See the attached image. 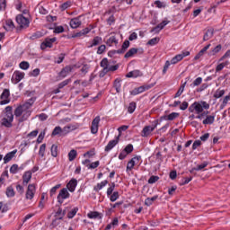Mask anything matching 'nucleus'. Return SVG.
<instances>
[{
    "label": "nucleus",
    "instance_id": "7",
    "mask_svg": "<svg viewBox=\"0 0 230 230\" xmlns=\"http://www.w3.org/2000/svg\"><path fill=\"white\" fill-rule=\"evenodd\" d=\"M157 128V124H155L153 126H146L141 133L142 137H148V136H150L152 134V132H154V130H155V128Z\"/></svg>",
    "mask_w": 230,
    "mask_h": 230
},
{
    "label": "nucleus",
    "instance_id": "54",
    "mask_svg": "<svg viewBox=\"0 0 230 230\" xmlns=\"http://www.w3.org/2000/svg\"><path fill=\"white\" fill-rule=\"evenodd\" d=\"M159 181V176H151L148 180L149 184H155Z\"/></svg>",
    "mask_w": 230,
    "mask_h": 230
},
{
    "label": "nucleus",
    "instance_id": "29",
    "mask_svg": "<svg viewBox=\"0 0 230 230\" xmlns=\"http://www.w3.org/2000/svg\"><path fill=\"white\" fill-rule=\"evenodd\" d=\"M226 94V90L223 89H217L215 93H214V98H222V96H224Z\"/></svg>",
    "mask_w": 230,
    "mask_h": 230
},
{
    "label": "nucleus",
    "instance_id": "5",
    "mask_svg": "<svg viewBox=\"0 0 230 230\" xmlns=\"http://www.w3.org/2000/svg\"><path fill=\"white\" fill-rule=\"evenodd\" d=\"M1 102L0 105H7V103L10 102V90L4 89L0 96Z\"/></svg>",
    "mask_w": 230,
    "mask_h": 230
},
{
    "label": "nucleus",
    "instance_id": "18",
    "mask_svg": "<svg viewBox=\"0 0 230 230\" xmlns=\"http://www.w3.org/2000/svg\"><path fill=\"white\" fill-rule=\"evenodd\" d=\"M76 128H78V126L73 125V124H69V125L64 127L63 128V136L69 134V132H73V130H76Z\"/></svg>",
    "mask_w": 230,
    "mask_h": 230
},
{
    "label": "nucleus",
    "instance_id": "59",
    "mask_svg": "<svg viewBox=\"0 0 230 230\" xmlns=\"http://www.w3.org/2000/svg\"><path fill=\"white\" fill-rule=\"evenodd\" d=\"M133 150L134 146L131 144H129L125 147L124 152H127V154H130L132 153Z\"/></svg>",
    "mask_w": 230,
    "mask_h": 230
},
{
    "label": "nucleus",
    "instance_id": "57",
    "mask_svg": "<svg viewBox=\"0 0 230 230\" xmlns=\"http://www.w3.org/2000/svg\"><path fill=\"white\" fill-rule=\"evenodd\" d=\"M155 4L157 6V8H166V4L161 1H155Z\"/></svg>",
    "mask_w": 230,
    "mask_h": 230
},
{
    "label": "nucleus",
    "instance_id": "20",
    "mask_svg": "<svg viewBox=\"0 0 230 230\" xmlns=\"http://www.w3.org/2000/svg\"><path fill=\"white\" fill-rule=\"evenodd\" d=\"M127 78H137L143 76V74L139 70H133L126 75Z\"/></svg>",
    "mask_w": 230,
    "mask_h": 230
},
{
    "label": "nucleus",
    "instance_id": "34",
    "mask_svg": "<svg viewBox=\"0 0 230 230\" xmlns=\"http://www.w3.org/2000/svg\"><path fill=\"white\" fill-rule=\"evenodd\" d=\"M158 197L157 196H154L152 198H147L145 200V204L146 206H152V204H154L155 200H157Z\"/></svg>",
    "mask_w": 230,
    "mask_h": 230
},
{
    "label": "nucleus",
    "instance_id": "16",
    "mask_svg": "<svg viewBox=\"0 0 230 230\" xmlns=\"http://www.w3.org/2000/svg\"><path fill=\"white\" fill-rule=\"evenodd\" d=\"M167 24H170V21L164 20L160 24H158L156 27L153 28L151 31H155V33H159L161 30L164 28V26H167Z\"/></svg>",
    "mask_w": 230,
    "mask_h": 230
},
{
    "label": "nucleus",
    "instance_id": "21",
    "mask_svg": "<svg viewBox=\"0 0 230 230\" xmlns=\"http://www.w3.org/2000/svg\"><path fill=\"white\" fill-rule=\"evenodd\" d=\"M22 184L23 186H26L30 181H31V172L28 171L25 172L23 176H22Z\"/></svg>",
    "mask_w": 230,
    "mask_h": 230
},
{
    "label": "nucleus",
    "instance_id": "25",
    "mask_svg": "<svg viewBox=\"0 0 230 230\" xmlns=\"http://www.w3.org/2000/svg\"><path fill=\"white\" fill-rule=\"evenodd\" d=\"M4 28L6 31H12V30L15 28V25H13V22L12 20H7Z\"/></svg>",
    "mask_w": 230,
    "mask_h": 230
},
{
    "label": "nucleus",
    "instance_id": "1",
    "mask_svg": "<svg viewBox=\"0 0 230 230\" xmlns=\"http://www.w3.org/2000/svg\"><path fill=\"white\" fill-rule=\"evenodd\" d=\"M35 97H31L24 104L18 106L14 111L15 118H18V122L22 123L31 116V105L35 103Z\"/></svg>",
    "mask_w": 230,
    "mask_h": 230
},
{
    "label": "nucleus",
    "instance_id": "43",
    "mask_svg": "<svg viewBox=\"0 0 230 230\" xmlns=\"http://www.w3.org/2000/svg\"><path fill=\"white\" fill-rule=\"evenodd\" d=\"M20 68L23 69V71H26L27 69H30V63L27 61H22L20 63Z\"/></svg>",
    "mask_w": 230,
    "mask_h": 230
},
{
    "label": "nucleus",
    "instance_id": "3",
    "mask_svg": "<svg viewBox=\"0 0 230 230\" xmlns=\"http://www.w3.org/2000/svg\"><path fill=\"white\" fill-rule=\"evenodd\" d=\"M16 22L19 24L20 28H28L30 20H28L22 14H19L16 16Z\"/></svg>",
    "mask_w": 230,
    "mask_h": 230
},
{
    "label": "nucleus",
    "instance_id": "44",
    "mask_svg": "<svg viewBox=\"0 0 230 230\" xmlns=\"http://www.w3.org/2000/svg\"><path fill=\"white\" fill-rule=\"evenodd\" d=\"M100 166V161L93 162L87 165V168L89 170H94L95 168H98Z\"/></svg>",
    "mask_w": 230,
    "mask_h": 230
},
{
    "label": "nucleus",
    "instance_id": "8",
    "mask_svg": "<svg viewBox=\"0 0 230 230\" xmlns=\"http://www.w3.org/2000/svg\"><path fill=\"white\" fill-rule=\"evenodd\" d=\"M100 116H97L92 121L91 132L92 134H98V128L100 127Z\"/></svg>",
    "mask_w": 230,
    "mask_h": 230
},
{
    "label": "nucleus",
    "instance_id": "38",
    "mask_svg": "<svg viewBox=\"0 0 230 230\" xmlns=\"http://www.w3.org/2000/svg\"><path fill=\"white\" fill-rule=\"evenodd\" d=\"M206 166H208V162H204L203 164L198 165L197 167H194L192 171L200 172V170H204Z\"/></svg>",
    "mask_w": 230,
    "mask_h": 230
},
{
    "label": "nucleus",
    "instance_id": "56",
    "mask_svg": "<svg viewBox=\"0 0 230 230\" xmlns=\"http://www.w3.org/2000/svg\"><path fill=\"white\" fill-rule=\"evenodd\" d=\"M60 186H61L60 184H58L50 190V197H53V195L57 193V190H58Z\"/></svg>",
    "mask_w": 230,
    "mask_h": 230
},
{
    "label": "nucleus",
    "instance_id": "31",
    "mask_svg": "<svg viewBox=\"0 0 230 230\" xmlns=\"http://www.w3.org/2000/svg\"><path fill=\"white\" fill-rule=\"evenodd\" d=\"M108 181H103L101 183H98L94 188V191H100V190H102L103 188H105V186H107Z\"/></svg>",
    "mask_w": 230,
    "mask_h": 230
},
{
    "label": "nucleus",
    "instance_id": "14",
    "mask_svg": "<svg viewBox=\"0 0 230 230\" xmlns=\"http://www.w3.org/2000/svg\"><path fill=\"white\" fill-rule=\"evenodd\" d=\"M118 143H119V136L116 137L114 140L108 143V145L105 146V152H111V150H112Z\"/></svg>",
    "mask_w": 230,
    "mask_h": 230
},
{
    "label": "nucleus",
    "instance_id": "41",
    "mask_svg": "<svg viewBox=\"0 0 230 230\" xmlns=\"http://www.w3.org/2000/svg\"><path fill=\"white\" fill-rule=\"evenodd\" d=\"M117 199H119V192L114 191V192L111 195L110 200H111V202H116Z\"/></svg>",
    "mask_w": 230,
    "mask_h": 230
},
{
    "label": "nucleus",
    "instance_id": "23",
    "mask_svg": "<svg viewBox=\"0 0 230 230\" xmlns=\"http://www.w3.org/2000/svg\"><path fill=\"white\" fill-rule=\"evenodd\" d=\"M119 40L116 36H111L107 40L108 46H118Z\"/></svg>",
    "mask_w": 230,
    "mask_h": 230
},
{
    "label": "nucleus",
    "instance_id": "13",
    "mask_svg": "<svg viewBox=\"0 0 230 230\" xmlns=\"http://www.w3.org/2000/svg\"><path fill=\"white\" fill-rule=\"evenodd\" d=\"M80 19H82V16L72 19L69 22L70 27L74 30H75L76 28H80V26H82V21H80Z\"/></svg>",
    "mask_w": 230,
    "mask_h": 230
},
{
    "label": "nucleus",
    "instance_id": "53",
    "mask_svg": "<svg viewBox=\"0 0 230 230\" xmlns=\"http://www.w3.org/2000/svg\"><path fill=\"white\" fill-rule=\"evenodd\" d=\"M150 87H152V86L146 85V86H140V87L137 88L138 91V94H141V93H145V91H148V89H150Z\"/></svg>",
    "mask_w": 230,
    "mask_h": 230
},
{
    "label": "nucleus",
    "instance_id": "63",
    "mask_svg": "<svg viewBox=\"0 0 230 230\" xmlns=\"http://www.w3.org/2000/svg\"><path fill=\"white\" fill-rule=\"evenodd\" d=\"M199 103L201 106V109H206V110L209 109V104L208 102L201 101Z\"/></svg>",
    "mask_w": 230,
    "mask_h": 230
},
{
    "label": "nucleus",
    "instance_id": "11",
    "mask_svg": "<svg viewBox=\"0 0 230 230\" xmlns=\"http://www.w3.org/2000/svg\"><path fill=\"white\" fill-rule=\"evenodd\" d=\"M129 46H130V41L125 40L121 46V49H119L118 50H113V51H111V53H113V55L116 53H118L119 55H121V54L125 53V51H127V49H128Z\"/></svg>",
    "mask_w": 230,
    "mask_h": 230
},
{
    "label": "nucleus",
    "instance_id": "40",
    "mask_svg": "<svg viewBox=\"0 0 230 230\" xmlns=\"http://www.w3.org/2000/svg\"><path fill=\"white\" fill-rule=\"evenodd\" d=\"M39 155L44 157L46 155V144H42L40 146Z\"/></svg>",
    "mask_w": 230,
    "mask_h": 230
},
{
    "label": "nucleus",
    "instance_id": "28",
    "mask_svg": "<svg viewBox=\"0 0 230 230\" xmlns=\"http://www.w3.org/2000/svg\"><path fill=\"white\" fill-rule=\"evenodd\" d=\"M64 136V130L60 126L56 127L52 131V136H58V135Z\"/></svg>",
    "mask_w": 230,
    "mask_h": 230
},
{
    "label": "nucleus",
    "instance_id": "47",
    "mask_svg": "<svg viewBox=\"0 0 230 230\" xmlns=\"http://www.w3.org/2000/svg\"><path fill=\"white\" fill-rule=\"evenodd\" d=\"M100 42H102V39L100 37H95L93 41H92V45L90 46V48H93V46H98V44H100Z\"/></svg>",
    "mask_w": 230,
    "mask_h": 230
},
{
    "label": "nucleus",
    "instance_id": "19",
    "mask_svg": "<svg viewBox=\"0 0 230 230\" xmlns=\"http://www.w3.org/2000/svg\"><path fill=\"white\" fill-rule=\"evenodd\" d=\"M72 71H73V66H66L60 71L59 76H61V78H66V76H67V75H69V73H71Z\"/></svg>",
    "mask_w": 230,
    "mask_h": 230
},
{
    "label": "nucleus",
    "instance_id": "24",
    "mask_svg": "<svg viewBox=\"0 0 230 230\" xmlns=\"http://www.w3.org/2000/svg\"><path fill=\"white\" fill-rule=\"evenodd\" d=\"M213 35H214L213 29H208L203 36L204 42H206L207 40H209V39H213Z\"/></svg>",
    "mask_w": 230,
    "mask_h": 230
},
{
    "label": "nucleus",
    "instance_id": "58",
    "mask_svg": "<svg viewBox=\"0 0 230 230\" xmlns=\"http://www.w3.org/2000/svg\"><path fill=\"white\" fill-rule=\"evenodd\" d=\"M88 72H89V66L84 65L83 67L81 68L82 75H87Z\"/></svg>",
    "mask_w": 230,
    "mask_h": 230
},
{
    "label": "nucleus",
    "instance_id": "27",
    "mask_svg": "<svg viewBox=\"0 0 230 230\" xmlns=\"http://www.w3.org/2000/svg\"><path fill=\"white\" fill-rule=\"evenodd\" d=\"M136 53H137V49L132 48V49H130L125 54L124 58H132L133 56H135Z\"/></svg>",
    "mask_w": 230,
    "mask_h": 230
},
{
    "label": "nucleus",
    "instance_id": "50",
    "mask_svg": "<svg viewBox=\"0 0 230 230\" xmlns=\"http://www.w3.org/2000/svg\"><path fill=\"white\" fill-rule=\"evenodd\" d=\"M109 60H107V58H103L101 61V67H103V69H109Z\"/></svg>",
    "mask_w": 230,
    "mask_h": 230
},
{
    "label": "nucleus",
    "instance_id": "26",
    "mask_svg": "<svg viewBox=\"0 0 230 230\" xmlns=\"http://www.w3.org/2000/svg\"><path fill=\"white\" fill-rule=\"evenodd\" d=\"M213 123H215V115L207 116L203 120V125H213Z\"/></svg>",
    "mask_w": 230,
    "mask_h": 230
},
{
    "label": "nucleus",
    "instance_id": "52",
    "mask_svg": "<svg viewBox=\"0 0 230 230\" xmlns=\"http://www.w3.org/2000/svg\"><path fill=\"white\" fill-rule=\"evenodd\" d=\"M134 111H136V102H131L128 105V112H129V114H132V112H134Z\"/></svg>",
    "mask_w": 230,
    "mask_h": 230
},
{
    "label": "nucleus",
    "instance_id": "45",
    "mask_svg": "<svg viewBox=\"0 0 230 230\" xmlns=\"http://www.w3.org/2000/svg\"><path fill=\"white\" fill-rule=\"evenodd\" d=\"M76 213H78V208H75L70 212H68L67 217L68 218H74L75 216L76 215Z\"/></svg>",
    "mask_w": 230,
    "mask_h": 230
},
{
    "label": "nucleus",
    "instance_id": "39",
    "mask_svg": "<svg viewBox=\"0 0 230 230\" xmlns=\"http://www.w3.org/2000/svg\"><path fill=\"white\" fill-rule=\"evenodd\" d=\"M182 60V56L181 54L176 55L174 58H172L171 64H177Z\"/></svg>",
    "mask_w": 230,
    "mask_h": 230
},
{
    "label": "nucleus",
    "instance_id": "35",
    "mask_svg": "<svg viewBox=\"0 0 230 230\" xmlns=\"http://www.w3.org/2000/svg\"><path fill=\"white\" fill-rule=\"evenodd\" d=\"M5 193H6V197H9V198L15 197V190H13V187H7Z\"/></svg>",
    "mask_w": 230,
    "mask_h": 230
},
{
    "label": "nucleus",
    "instance_id": "60",
    "mask_svg": "<svg viewBox=\"0 0 230 230\" xmlns=\"http://www.w3.org/2000/svg\"><path fill=\"white\" fill-rule=\"evenodd\" d=\"M114 188H116V184L112 183L111 187L107 190V195L111 196L112 195V191H114Z\"/></svg>",
    "mask_w": 230,
    "mask_h": 230
},
{
    "label": "nucleus",
    "instance_id": "30",
    "mask_svg": "<svg viewBox=\"0 0 230 230\" xmlns=\"http://www.w3.org/2000/svg\"><path fill=\"white\" fill-rule=\"evenodd\" d=\"M222 49V45H217V47H215L209 53L208 55L210 57H213L215 55H217V53H220V50Z\"/></svg>",
    "mask_w": 230,
    "mask_h": 230
},
{
    "label": "nucleus",
    "instance_id": "12",
    "mask_svg": "<svg viewBox=\"0 0 230 230\" xmlns=\"http://www.w3.org/2000/svg\"><path fill=\"white\" fill-rule=\"evenodd\" d=\"M57 38L46 39L40 45L41 49H46V48H51L53 42H56Z\"/></svg>",
    "mask_w": 230,
    "mask_h": 230
},
{
    "label": "nucleus",
    "instance_id": "49",
    "mask_svg": "<svg viewBox=\"0 0 230 230\" xmlns=\"http://www.w3.org/2000/svg\"><path fill=\"white\" fill-rule=\"evenodd\" d=\"M159 40H160L159 38H153V39H151V40L147 42V44H148L149 46H155V44H158V43H159Z\"/></svg>",
    "mask_w": 230,
    "mask_h": 230
},
{
    "label": "nucleus",
    "instance_id": "4",
    "mask_svg": "<svg viewBox=\"0 0 230 230\" xmlns=\"http://www.w3.org/2000/svg\"><path fill=\"white\" fill-rule=\"evenodd\" d=\"M35 191H36L35 184H29L26 194H25V199L27 200H31L33 197H35Z\"/></svg>",
    "mask_w": 230,
    "mask_h": 230
},
{
    "label": "nucleus",
    "instance_id": "37",
    "mask_svg": "<svg viewBox=\"0 0 230 230\" xmlns=\"http://www.w3.org/2000/svg\"><path fill=\"white\" fill-rule=\"evenodd\" d=\"M200 84H202V77H198L190 84V87H199V85H200Z\"/></svg>",
    "mask_w": 230,
    "mask_h": 230
},
{
    "label": "nucleus",
    "instance_id": "17",
    "mask_svg": "<svg viewBox=\"0 0 230 230\" xmlns=\"http://www.w3.org/2000/svg\"><path fill=\"white\" fill-rule=\"evenodd\" d=\"M179 118L178 112H172L169 115H164L161 117V119H164L165 121H173V119H177Z\"/></svg>",
    "mask_w": 230,
    "mask_h": 230
},
{
    "label": "nucleus",
    "instance_id": "62",
    "mask_svg": "<svg viewBox=\"0 0 230 230\" xmlns=\"http://www.w3.org/2000/svg\"><path fill=\"white\" fill-rule=\"evenodd\" d=\"M134 166H136V164L134 162H132V160H130L127 165V172H128V170L129 171L132 170L134 168Z\"/></svg>",
    "mask_w": 230,
    "mask_h": 230
},
{
    "label": "nucleus",
    "instance_id": "33",
    "mask_svg": "<svg viewBox=\"0 0 230 230\" xmlns=\"http://www.w3.org/2000/svg\"><path fill=\"white\" fill-rule=\"evenodd\" d=\"M113 87L116 89L117 93H119L121 91V80L120 79H116L114 81Z\"/></svg>",
    "mask_w": 230,
    "mask_h": 230
},
{
    "label": "nucleus",
    "instance_id": "32",
    "mask_svg": "<svg viewBox=\"0 0 230 230\" xmlns=\"http://www.w3.org/2000/svg\"><path fill=\"white\" fill-rule=\"evenodd\" d=\"M52 157H57L58 155V146L57 145H52L50 148Z\"/></svg>",
    "mask_w": 230,
    "mask_h": 230
},
{
    "label": "nucleus",
    "instance_id": "61",
    "mask_svg": "<svg viewBox=\"0 0 230 230\" xmlns=\"http://www.w3.org/2000/svg\"><path fill=\"white\" fill-rule=\"evenodd\" d=\"M17 170H19V165L17 164H13L10 168V172L11 173H16Z\"/></svg>",
    "mask_w": 230,
    "mask_h": 230
},
{
    "label": "nucleus",
    "instance_id": "9",
    "mask_svg": "<svg viewBox=\"0 0 230 230\" xmlns=\"http://www.w3.org/2000/svg\"><path fill=\"white\" fill-rule=\"evenodd\" d=\"M66 199H69V191H67V189L64 188L59 191V194L58 195V201L62 204Z\"/></svg>",
    "mask_w": 230,
    "mask_h": 230
},
{
    "label": "nucleus",
    "instance_id": "48",
    "mask_svg": "<svg viewBox=\"0 0 230 230\" xmlns=\"http://www.w3.org/2000/svg\"><path fill=\"white\" fill-rule=\"evenodd\" d=\"M185 85H186V83H184V84H182V85L179 88V90H178V92L176 93L174 98H179V96H181V94H182V93H184V87H185Z\"/></svg>",
    "mask_w": 230,
    "mask_h": 230
},
{
    "label": "nucleus",
    "instance_id": "55",
    "mask_svg": "<svg viewBox=\"0 0 230 230\" xmlns=\"http://www.w3.org/2000/svg\"><path fill=\"white\" fill-rule=\"evenodd\" d=\"M88 218H98L100 217V213L98 212H90L87 214Z\"/></svg>",
    "mask_w": 230,
    "mask_h": 230
},
{
    "label": "nucleus",
    "instance_id": "64",
    "mask_svg": "<svg viewBox=\"0 0 230 230\" xmlns=\"http://www.w3.org/2000/svg\"><path fill=\"white\" fill-rule=\"evenodd\" d=\"M109 72V68H103L100 74H99V76L100 78H103V76H105V75Z\"/></svg>",
    "mask_w": 230,
    "mask_h": 230
},
{
    "label": "nucleus",
    "instance_id": "22",
    "mask_svg": "<svg viewBox=\"0 0 230 230\" xmlns=\"http://www.w3.org/2000/svg\"><path fill=\"white\" fill-rule=\"evenodd\" d=\"M16 154H17V150H13V151L8 153L7 155H5V156L4 157V164H6V163H10V160L13 159V157H15Z\"/></svg>",
    "mask_w": 230,
    "mask_h": 230
},
{
    "label": "nucleus",
    "instance_id": "2",
    "mask_svg": "<svg viewBox=\"0 0 230 230\" xmlns=\"http://www.w3.org/2000/svg\"><path fill=\"white\" fill-rule=\"evenodd\" d=\"M12 123H13V113L12 112V106H7L5 108V116L2 119V125L7 128H12Z\"/></svg>",
    "mask_w": 230,
    "mask_h": 230
},
{
    "label": "nucleus",
    "instance_id": "15",
    "mask_svg": "<svg viewBox=\"0 0 230 230\" xmlns=\"http://www.w3.org/2000/svg\"><path fill=\"white\" fill-rule=\"evenodd\" d=\"M76 186H78V181L76 179H72L70 181L67 183L66 188L71 193L76 190Z\"/></svg>",
    "mask_w": 230,
    "mask_h": 230
},
{
    "label": "nucleus",
    "instance_id": "10",
    "mask_svg": "<svg viewBox=\"0 0 230 230\" xmlns=\"http://www.w3.org/2000/svg\"><path fill=\"white\" fill-rule=\"evenodd\" d=\"M22 78H24V72L15 71L13 74L12 82H13V84H19V82H21V80H22Z\"/></svg>",
    "mask_w": 230,
    "mask_h": 230
},
{
    "label": "nucleus",
    "instance_id": "6",
    "mask_svg": "<svg viewBox=\"0 0 230 230\" xmlns=\"http://www.w3.org/2000/svg\"><path fill=\"white\" fill-rule=\"evenodd\" d=\"M189 111L190 112H196V114H201V112L204 111V109H202L199 102H195L189 107Z\"/></svg>",
    "mask_w": 230,
    "mask_h": 230
},
{
    "label": "nucleus",
    "instance_id": "46",
    "mask_svg": "<svg viewBox=\"0 0 230 230\" xmlns=\"http://www.w3.org/2000/svg\"><path fill=\"white\" fill-rule=\"evenodd\" d=\"M72 3L71 1L65 2L63 4L60 5V10L64 12V10H67L71 6Z\"/></svg>",
    "mask_w": 230,
    "mask_h": 230
},
{
    "label": "nucleus",
    "instance_id": "36",
    "mask_svg": "<svg viewBox=\"0 0 230 230\" xmlns=\"http://www.w3.org/2000/svg\"><path fill=\"white\" fill-rule=\"evenodd\" d=\"M76 150L72 149L69 153H68V159L69 161H75V159H76Z\"/></svg>",
    "mask_w": 230,
    "mask_h": 230
},
{
    "label": "nucleus",
    "instance_id": "42",
    "mask_svg": "<svg viewBox=\"0 0 230 230\" xmlns=\"http://www.w3.org/2000/svg\"><path fill=\"white\" fill-rule=\"evenodd\" d=\"M61 218H62V217H59L58 218L54 219L50 225V227L53 229V228L57 227V226H60Z\"/></svg>",
    "mask_w": 230,
    "mask_h": 230
},
{
    "label": "nucleus",
    "instance_id": "51",
    "mask_svg": "<svg viewBox=\"0 0 230 230\" xmlns=\"http://www.w3.org/2000/svg\"><path fill=\"white\" fill-rule=\"evenodd\" d=\"M230 101V93L228 95H226L224 99H223V102L221 104V109H224V107H226V105H227L228 102Z\"/></svg>",
    "mask_w": 230,
    "mask_h": 230
}]
</instances>
